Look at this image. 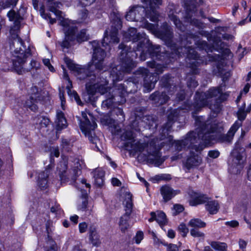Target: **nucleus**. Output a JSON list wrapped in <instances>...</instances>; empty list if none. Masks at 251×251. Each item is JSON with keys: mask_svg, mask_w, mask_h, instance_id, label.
I'll return each mask as SVG.
<instances>
[{"mask_svg": "<svg viewBox=\"0 0 251 251\" xmlns=\"http://www.w3.org/2000/svg\"><path fill=\"white\" fill-rule=\"evenodd\" d=\"M168 251H178V248L176 245L170 244L167 248Z\"/></svg>", "mask_w": 251, "mask_h": 251, "instance_id": "obj_64", "label": "nucleus"}, {"mask_svg": "<svg viewBox=\"0 0 251 251\" xmlns=\"http://www.w3.org/2000/svg\"><path fill=\"white\" fill-rule=\"evenodd\" d=\"M82 115L85 121L81 124V127L83 128V130L86 131V133L88 134L90 142L93 144H95L96 148H97L98 150H100L97 146V143L99 142V140L98 137L90 136V134H91V130L95 129L97 126V124L95 122H93L92 123H91L90 120L87 118V115L85 113L82 112Z\"/></svg>", "mask_w": 251, "mask_h": 251, "instance_id": "obj_17", "label": "nucleus"}, {"mask_svg": "<svg viewBox=\"0 0 251 251\" xmlns=\"http://www.w3.org/2000/svg\"><path fill=\"white\" fill-rule=\"evenodd\" d=\"M77 30V29L76 30ZM77 32V31H76ZM89 39V36L87 34L86 29H82L78 33L75 32V40L78 43H81L87 41Z\"/></svg>", "mask_w": 251, "mask_h": 251, "instance_id": "obj_41", "label": "nucleus"}, {"mask_svg": "<svg viewBox=\"0 0 251 251\" xmlns=\"http://www.w3.org/2000/svg\"><path fill=\"white\" fill-rule=\"evenodd\" d=\"M194 199L190 202V205L192 206L204 203L208 200V198L205 195L196 193H194Z\"/></svg>", "mask_w": 251, "mask_h": 251, "instance_id": "obj_36", "label": "nucleus"}, {"mask_svg": "<svg viewBox=\"0 0 251 251\" xmlns=\"http://www.w3.org/2000/svg\"><path fill=\"white\" fill-rule=\"evenodd\" d=\"M201 139L195 131H190L185 138L181 141L175 142L176 150L180 151L188 148L190 150V156L187 158L185 166L188 169L199 166L201 162V158L199 155L201 151L206 147L204 144L195 145Z\"/></svg>", "mask_w": 251, "mask_h": 251, "instance_id": "obj_7", "label": "nucleus"}, {"mask_svg": "<svg viewBox=\"0 0 251 251\" xmlns=\"http://www.w3.org/2000/svg\"><path fill=\"white\" fill-rule=\"evenodd\" d=\"M25 12V9L23 6H21L18 12H15L14 10L11 9L7 13L9 21L14 22V27L16 29L20 27L21 22L23 20V16Z\"/></svg>", "mask_w": 251, "mask_h": 251, "instance_id": "obj_19", "label": "nucleus"}, {"mask_svg": "<svg viewBox=\"0 0 251 251\" xmlns=\"http://www.w3.org/2000/svg\"><path fill=\"white\" fill-rule=\"evenodd\" d=\"M168 16L170 19L174 22L176 27L181 31H184L186 29V27L182 24L181 22L179 19L177 18L176 15H174V9H176V5L174 4H169L168 6Z\"/></svg>", "mask_w": 251, "mask_h": 251, "instance_id": "obj_24", "label": "nucleus"}, {"mask_svg": "<svg viewBox=\"0 0 251 251\" xmlns=\"http://www.w3.org/2000/svg\"><path fill=\"white\" fill-rule=\"evenodd\" d=\"M57 171H58V175L59 176L61 183H65L68 181L69 179H71L73 181H75L76 177L78 176V172L80 171L78 169H74L73 171V174L70 173H68L67 165L65 162H60L57 167Z\"/></svg>", "mask_w": 251, "mask_h": 251, "instance_id": "obj_15", "label": "nucleus"}, {"mask_svg": "<svg viewBox=\"0 0 251 251\" xmlns=\"http://www.w3.org/2000/svg\"><path fill=\"white\" fill-rule=\"evenodd\" d=\"M40 67V63L34 60H32L30 62V69H35L37 70Z\"/></svg>", "mask_w": 251, "mask_h": 251, "instance_id": "obj_63", "label": "nucleus"}, {"mask_svg": "<svg viewBox=\"0 0 251 251\" xmlns=\"http://www.w3.org/2000/svg\"><path fill=\"white\" fill-rule=\"evenodd\" d=\"M40 14L41 16L46 20L49 19L50 20V23L51 25L56 23V19L52 18L50 14H47L45 12L44 9H41L40 10Z\"/></svg>", "mask_w": 251, "mask_h": 251, "instance_id": "obj_46", "label": "nucleus"}, {"mask_svg": "<svg viewBox=\"0 0 251 251\" xmlns=\"http://www.w3.org/2000/svg\"><path fill=\"white\" fill-rule=\"evenodd\" d=\"M205 208L211 214H215L217 213L219 205L218 202L216 201H208L205 204Z\"/></svg>", "mask_w": 251, "mask_h": 251, "instance_id": "obj_40", "label": "nucleus"}, {"mask_svg": "<svg viewBox=\"0 0 251 251\" xmlns=\"http://www.w3.org/2000/svg\"><path fill=\"white\" fill-rule=\"evenodd\" d=\"M198 48L204 50L208 53L209 52H212L214 50V47L209 46L207 43L204 41H199L198 42ZM207 57L209 59V61H219L222 59V56L220 54H207Z\"/></svg>", "mask_w": 251, "mask_h": 251, "instance_id": "obj_22", "label": "nucleus"}, {"mask_svg": "<svg viewBox=\"0 0 251 251\" xmlns=\"http://www.w3.org/2000/svg\"><path fill=\"white\" fill-rule=\"evenodd\" d=\"M225 84H221L218 87L210 88L205 93L197 92L195 98V101L192 104H188L185 109L188 110H194L192 117L196 120L195 116L200 109L207 106L215 112H218L221 109V103L226 100L228 96V92H223L222 88L225 87Z\"/></svg>", "mask_w": 251, "mask_h": 251, "instance_id": "obj_5", "label": "nucleus"}, {"mask_svg": "<svg viewBox=\"0 0 251 251\" xmlns=\"http://www.w3.org/2000/svg\"><path fill=\"white\" fill-rule=\"evenodd\" d=\"M31 90L33 92H34V94H31L29 99L25 101L24 103L23 106L24 107L28 108L33 111H36L38 109V107L36 103H37V101L39 100V94L38 93V87L37 86H34L31 88Z\"/></svg>", "mask_w": 251, "mask_h": 251, "instance_id": "obj_20", "label": "nucleus"}, {"mask_svg": "<svg viewBox=\"0 0 251 251\" xmlns=\"http://www.w3.org/2000/svg\"><path fill=\"white\" fill-rule=\"evenodd\" d=\"M195 124L198 126L196 129L198 136L206 146L213 141L230 143L239 126L238 123L233 124L227 133L224 134L222 133L224 128L222 126L212 124L211 120L206 121L202 116L196 118Z\"/></svg>", "mask_w": 251, "mask_h": 251, "instance_id": "obj_4", "label": "nucleus"}, {"mask_svg": "<svg viewBox=\"0 0 251 251\" xmlns=\"http://www.w3.org/2000/svg\"><path fill=\"white\" fill-rule=\"evenodd\" d=\"M64 60L68 67L75 72V75L80 80H85L87 82L90 81V83H93L92 81L95 80L97 76L99 75L100 73L96 71L94 67L90 63L86 67H81L74 63L73 61L68 57H65Z\"/></svg>", "mask_w": 251, "mask_h": 251, "instance_id": "obj_9", "label": "nucleus"}, {"mask_svg": "<svg viewBox=\"0 0 251 251\" xmlns=\"http://www.w3.org/2000/svg\"><path fill=\"white\" fill-rule=\"evenodd\" d=\"M187 86L190 88H195L198 85V82L196 80L194 76H190L187 79Z\"/></svg>", "mask_w": 251, "mask_h": 251, "instance_id": "obj_47", "label": "nucleus"}, {"mask_svg": "<svg viewBox=\"0 0 251 251\" xmlns=\"http://www.w3.org/2000/svg\"><path fill=\"white\" fill-rule=\"evenodd\" d=\"M184 22L199 28H202L203 26V24L201 21L195 18L192 19V15L189 13H186L184 16Z\"/></svg>", "mask_w": 251, "mask_h": 251, "instance_id": "obj_37", "label": "nucleus"}, {"mask_svg": "<svg viewBox=\"0 0 251 251\" xmlns=\"http://www.w3.org/2000/svg\"><path fill=\"white\" fill-rule=\"evenodd\" d=\"M159 37L163 40L166 45L171 50L164 52L161 51V48L159 45H152L146 35L143 33L137 32L135 28L131 27L124 34L125 41H132V45L129 46L121 43L119 46V49L121 50L120 53L119 59L122 61V66L123 70L126 72L130 71L135 67V63L133 59L136 58L137 53L136 51H142L140 58L141 60L145 61L146 56L148 55L152 59L161 60L166 65L176 59V56L181 54H186V62L191 69L192 74L196 75L199 73V67L201 64H206V59L200 58L194 49L190 46L177 47L173 41V33L172 28L167 23L163 24L161 29L158 31Z\"/></svg>", "mask_w": 251, "mask_h": 251, "instance_id": "obj_1", "label": "nucleus"}, {"mask_svg": "<svg viewBox=\"0 0 251 251\" xmlns=\"http://www.w3.org/2000/svg\"><path fill=\"white\" fill-rule=\"evenodd\" d=\"M178 229L183 237H185L188 233L189 230L184 224H181L178 227Z\"/></svg>", "mask_w": 251, "mask_h": 251, "instance_id": "obj_49", "label": "nucleus"}, {"mask_svg": "<svg viewBox=\"0 0 251 251\" xmlns=\"http://www.w3.org/2000/svg\"><path fill=\"white\" fill-rule=\"evenodd\" d=\"M19 0H6L4 2H3L1 5L2 8L5 9L10 8L11 6H15Z\"/></svg>", "mask_w": 251, "mask_h": 251, "instance_id": "obj_48", "label": "nucleus"}, {"mask_svg": "<svg viewBox=\"0 0 251 251\" xmlns=\"http://www.w3.org/2000/svg\"><path fill=\"white\" fill-rule=\"evenodd\" d=\"M147 65L149 67L155 69L154 74L150 73L146 68H140L136 71L134 77L128 78L123 84H117L116 82L122 80L124 73H130L134 67L129 72L125 71L123 68H121L122 63L120 66L113 67L111 70L110 77L112 78L113 86L109 90V97L103 100L102 108L108 109L114 107L116 104L124 103L126 101V95L136 92L137 85L141 82L142 78L144 79V92L148 93L151 91L159 79L158 75L163 72L165 67L163 64L157 63L154 60L148 61Z\"/></svg>", "mask_w": 251, "mask_h": 251, "instance_id": "obj_2", "label": "nucleus"}, {"mask_svg": "<svg viewBox=\"0 0 251 251\" xmlns=\"http://www.w3.org/2000/svg\"><path fill=\"white\" fill-rule=\"evenodd\" d=\"M210 245L212 248L217 251H226L227 249V245L224 242L212 241Z\"/></svg>", "mask_w": 251, "mask_h": 251, "instance_id": "obj_42", "label": "nucleus"}, {"mask_svg": "<svg viewBox=\"0 0 251 251\" xmlns=\"http://www.w3.org/2000/svg\"><path fill=\"white\" fill-rule=\"evenodd\" d=\"M169 97L165 91L160 92L156 91L151 94L149 97V99L156 104V106L165 104L169 100Z\"/></svg>", "mask_w": 251, "mask_h": 251, "instance_id": "obj_21", "label": "nucleus"}, {"mask_svg": "<svg viewBox=\"0 0 251 251\" xmlns=\"http://www.w3.org/2000/svg\"><path fill=\"white\" fill-rule=\"evenodd\" d=\"M60 25L63 26L65 34V39L62 42L61 46L63 48L68 49L71 46V42L75 40V32L77 27L68 19L62 18Z\"/></svg>", "mask_w": 251, "mask_h": 251, "instance_id": "obj_12", "label": "nucleus"}, {"mask_svg": "<svg viewBox=\"0 0 251 251\" xmlns=\"http://www.w3.org/2000/svg\"><path fill=\"white\" fill-rule=\"evenodd\" d=\"M129 219L130 216L126 215H123L120 218L119 226L122 232H125L129 227V225L128 223Z\"/></svg>", "mask_w": 251, "mask_h": 251, "instance_id": "obj_39", "label": "nucleus"}, {"mask_svg": "<svg viewBox=\"0 0 251 251\" xmlns=\"http://www.w3.org/2000/svg\"><path fill=\"white\" fill-rule=\"evenodd\" d=\"M144 237L143 232L141 231H138L137 232L134 238V239L135 241L136 244L140 243L141 241L142 240Z\"/></svg>", "mask_w": 251, "mask_h": 251, "instance_id": "obj_55", "label": "nucleus"}, {"mask_svg": "<svg viewBox=\"0 0 251 251\" xmlns=\"http://www.w3.org/2000/svg\"><path fill=\"white\" fill-rule=\"evenodd\" d=\"M61 145L63 148V149L67 151H69L72 147V145L70 143V141H69L68 140H67L66 139H63L62 140V145Z\"/></svg>", "mask_w": 251, "mask_h": 251, "instance_id": "obj_51", "label": "nucleus"}, {"mask_svg": "<svg viewBox=\"0 0 251 251\" xmlns=\"http://www.w3.org/2000/svg\"><path fill=\"white\" fill-rule=\"evenodd\" d=\"M174 121L175 119L172 118V116L171 115H169L168 121L161 129V137L159 139L157 138L152 139L155 140V145L156 146V148L158 149L159 152L163 147L166 146L170 147L174 144L173 137L172 136L168 135V132L171 130Z\"/></svg>", "mask_w": 251, "mask_h": 251, "instance_id": "obj_10", "label": "nucleus"}, {"mask_svg": "<svg viewBox=\"0 0 251 251\" xmlns=\"http://www.w3.org/2000/svg\"><path fill=\"white\" fill-rule=\"evenodd\" d=\"M63 78L64 79L66 80L68 83V85L66 86V89L67 90L68 95L71 98H74L75 100L78 105H82V102L81 101V100L79 96L78 95L77 93L76 92V91L71 90V88L73 87L72 81L70 79L68 75L67 74V73L64 70L63 73Z\"/></svg>", "mask_w": 251, "mask_h": 251, "instance_id": "obj_25", "label": "nucleus"}, {"mask_svg": "<svg viewBox=\"0 0 251 251\" xmlns=\"http://www.w3.org/2000/svg\"><path fill=\"white\" fill-rule=\"evenodd\" d=\"M50 211L52 213L60 214L61 212L60 205L57 203H55L50 208Z\"/></svg>", "mask_w": 251, "mask_h": 251, "instance_id": "obj_57", "label": "nucleus"}, {"mask_svg": "<svg viewBox=\"0 0 251 251\" xmlns=\"http://www.w3.org/2000/svg\"><path fill=\"white\" fill-rule=\"evenodd\" d=\"M89 240L93 246L98 247L101 244L100 235L94 226H90L89 229Z\"/></svg>", "mask_w": 251, "mask_h": 251, "instance_id": "obj_29", "label": "nucleus"}, {"mask_svg": "<svg viewBox=\"0 0 251 251\" xmlns=\"http://www.w3.org/2000/svg\"><path fill=\"white\" fill-rule=\"evenodd\" d=\"M245 150L235 148L231 152L228 159L229 172L233 174H239L243 168V157Z\"/></svg>", "mask_w": 251, "mask_h": 251, "instance_id": "obj_11", "label": "nucleus"}, {"mask_svg": "<svg viewBox=\"0 0 251 251\" xmlns=\"http://www.w3.org/2000/svg\"><path fill=\"white\" fill-rule=\"evenodd\" d=\"M55 124L57 130H61L67 126V123L64 114L61 111H57L56 112Z\"/></svg>", "mask_w": 251, "mask_h": 251, "instance_id": "obj_32", "label": "nucleus"}, {"mask_svg": "<svg viewBox=\"0 0 251 251\" xmlns=\"http://www.w3.org/2000/svg\"><path fill=\"white\" fill-rule=\"evenodd\" d=\"M190 234L194 237H203L204 236L203 233L201 232L196 228H194L190 230Z\"/></svg>", "mask_w": 251, "mask_h": 251, "instance_id": "obj_50", "label": "nucleus"}, {"mask_svg": "<svg viewBox=\"0 0 251 251\" xmlns=\"http://www.w3.org/2000/svg\"><path fill=\"white\" fill-rule=\"evenodd\" d=\"M121 139L126 141L125 146L127 150L135 152H145L138 155L139 159L141 161H146L156 167H159L164 162L165 159L161 157V153L158 151V149L156 148L154 139H151L146 137L143 141L136 142L133 132L130 130L124 132Z\"/></svg>", "mask_w": 251, "mask_h": 251, "instance_id": "obj_3", "label": "nucleus"}, {"mask_svg": "<svg viewBox=\"0 0 251 251\" xmlns=\"http://www.w3.org/2000/svg\"><path fill=\"white\" fill-rule=\"evenodd\" d=\"M189 225L191 227L197 228L205 227L206 224L199 219H194L189 221Z\"/></svg>", "mask_w": 251, "mask_h": 251, "instance_id": "obj_45", "label": "nucleus"}, {"mask_svg": "<svg viewBox=\"0 0 251 251\" xmlns=\"http://www.w3.org/2000/svg\"><path fill=\"white\" fill-rule=\"evenodd\" d=\"M116 25L114 28H112L111 30L108 33L107 30L104 32L103 42H102V46L104 47L105 45H108V44L116 43L117 44L119 42L120 40L118 37V29L120 28L122 26V22L120 19L117 18L116 19Z\"/></svg>", "mask_w": 251, "mask_h": 251, "instance_id": "obj_14", "label": "nucleus"}, {"mask_svg": "<svg viewBox=\"0 0 251 251\" xmlns=\"http://www.w3.org/2000/svg\"><path fill=\"white\" fill-rule=\"evenodd\" d=\"M110 71H103L102 73L100 72L98 76H97L96 84L98 85L97 91L98 92L100 93L101 94H104L106 93L108 91V87L107 86L109 80L107 79L106 77L105 78H103V76H105L106 75H108L110 76ZM109 77L112 79L111 77Z\"/></svg>", "mask_w": 251, "mask_h": 251, "instance_id": "obj_18", "label": "nucleus"}, {"mask_svg": "<svg viewBox=\"0 0 251 251\" xmlns=\"http://www.w3.org/2000/svg\"><path fill=\"white\" fill-rule=\"evenodd\" d=\"M93 50V54L92 62L89 63L93 66L96 71L101 72L104 69L103 61L106 56V53L104 50L99 47V43L96 41L91 42Z\"/></svg>", "mask_w": 251, "mask_h": 251, "instance_id": "obj_13", "label": "nucleus"}, {"mask_svg": "<svg viewBox=\"0 0 251 251\" xmlns=\"http://www.w3.org/2000/svg\"><path fill=\"white\" fill-rule=\"evenodd\" d=\"M87 225L85 222H82L79 224V230L80 233H84L86 231Z\"/></svg>", "mask_w": 251, "mask_h": 251, "instance_id": "obj_61", "label": "nucleus"}, {"mask_svg": "<svg viewBox=\"0 0 251 251\" xmlns=\"http://www.w3.org/2000/svg\"><path fill=\"white\" fill-rule=\"evenodd\" d=\"M132 195L130 193H126L124 201L125 213L124 215L130 216L133 209Z\"/></svg>", "mask_w": 251, "mask_h": 251, "instance_id": "obj_30", "label": "nucleus"}, {"mask_svg": "<svg viewBox=\"0 0 251 251\" xmlns=\"http://www.w3.org/2000/svg\"><path fill=\"white\" fill-rule=\"evenodd\" d=\"M114 112L117 115L120 116L121 117H119V119L121 121H123L125 120V115L123 112V110L122 108L119 107H117L114 108Z\"/></svg>", "mask_w": 251, "mask_h": 251, "instance_id": "obj_53", "label": "nucleus"}, {"mask_svg": "<svg viewBox=\"0 0 251 251\" xmlns=\"http://www.w3.org/2000/svg\"><path fill=\"white\" fill-rule=\"evenodd\" d=\"M53 0H48V2L49 3L48 5L49 10L53 13L59 20L64 18L62 15L63 12L57 9V8H60V5H61V3L58 1L51 3Z\"/></svg>", "mask_w": 251, "mask_h": 251, "instance_id": "obj_28", "label": "nucleus"}, {"mask_svg": "<svg viewBox=\"0 0 251 251\" xmlns=\"http://www.w3.org/2000/svg\"><path fill=\"white\" fill-rule=\"evenodd\" d=\"M53 165L50 164L48 166L45 171L41 172L38 176V185L41 189H46L48 187V180L50 171L52 168Z\"/></svg>", "mask_w": 251, "mask_h": 251, "instance_id": "obj_26", "label": "nucleus"}, {"mask_svg": "<svg viewBox=\"0 0 251 251\" xmlns=\"http://www.w3.org/2000/svg\"><path fill=\"white\" fill-rule=\"evenodd\" d=\"M59 150L58 148H53L51 151V152H50V163L51 164L53 163V162L54 161V160L53 159H52V157H59Z\"/></svg>", "mask_w": 251, "mask_h": 251, "instance_id": "obj_54", "label": "nucleus"}, {"mask_svg": "<svg viewBox=\"0 0 251 251\" xmlns=\"http://www.w3.org/2000/svg\"><path fill=\"white\" fill-rule=\"evenodd\" d=\"M50 119L44 116H38L36 124L39 128L43 132L47 131L48 127L50 126Z\"/></svg>", "mask_w": 251, "mask_h": 251, "instance_id": "obj_34", "label": "nucleus"}, {"mask_svg": "<svg viewBox=\"0 0 251 251\" xmlns=\"http://www.w3.org/2000/svg\"><path fill=\"white\" fill-rule=\"evenodd\" d=\"M226 225L229 226L231 227H235L239 226V223L236 220H233L226 223Z\"/></svg>", "mask_w": 251, "mask_h": 251, "instance_id": "obj_62", "label": "nucleus"}, {"mask_svg": "<svg viewBox=\"0 0 251 251\" xmlns=\"http://www.w3.org/2000/svg\"><path fill=\"white\" fill-rule=\"evenodd\" d=\"M91 21V19L88 15V11L85 9L81 10L78 14V23L88 24Z\"/></svg>", "mask_w": 251, "mask_h": 251, "instance_id": "obj_38", "label": "nucleus"}, {"mask_svg": "<svg viewBox=\"0 0 251 251\" xmlns=\"http://www.w3.org/2000/svg\"><path fill=\"white\" fill-rule=\"evenodd\" d=\"M248 113L246 110V103L244 102L241 106H238V111L236 113V116L238 120L235 121L233 124L236 123L239 125V128L242 126V122L245 120L247 115Z\"/></svg>", "mask_w": 251, "mask_h": 251, "instance_id": "obj_33", "label": "nucleus"}, {"mask_svg": "<svg viewBox=\"0 0 251 251\" xmlns=\"http://www.w3.org/2000/svg\"><path fill=\"white\" fill-rule=\"evenodd\" d=\"M10 50L12 53V60L14 70L19 75L27 72L28 70L24 69L23 66L26 59L31 55L29 46L26 47L23 41L17 35L10 44Z\"/></svg>", "mask_w": 251, "mask_h": 251, "instance_id": "obj_8", "label": "nucleus"}, {"mask_svg": "<svg viewBox=\"0 0 251 251\" xmlns=\"http://www.w3.org/2000/svg\"><path fill=\"white\" fill-rule=\"evenodd\" d=\"M208 156L213 158H217L220 155V152L217 150H212L208 152Z\"/></svg>", "mask_w": 251, "mask_h": 251, "instance_id": "obj_59", "label": "nucleus"}, {"mask_svg": "<svg viewBox=\"0 0 251 251\" xmlns=\"http://www.w3.org/2000/svg\"><path fill=\"white\" fill-rule=\"evenodd\" d=\"M104 176V173L102 171H96L94 173V179L100 178H103Z\"/></svg>", "mask_w": 251, "mask_h": 251, "instance_id": "obj_60", "label": "nucleus"}, {"mask_svg": "<svg viewBox=\"0 0 251 251\" xmlns=\"http://www.w3.org/2000/svg\"><path fill=\"white\" fill-rule=\"evenodd\" d=\"M150 129L153 131L157 127V124L155 118L153 116L148 115L143 117V119L140 122L135 120L131 125V128L135 131H140L142 126H145V124Z\"/></svg>", "mask_w": 251, "mask_h": 251, "instance_id": "obj_16", "label": "nucleus"}, {"mask_svg": "<svg viewBox=\"0 0 251 251\" xmlns=\"http://www.w3.org/2000/svg\"><path fill=\"white\" fill-rule=\"evenodd\" d=\"M82 201L81 204H79L78 205V209L79 210H81L82 211H87L88 210V201L87 200V192L85 190H82Z\"/></svg>", "mask_w": 251, "mask_h": 251, "instance_id": "obj_43", "label": "nucleus"}, {"mask_svg": "<svg viewBox=\"0 0 251 251\" xmlns=\"http://www.w3.org/2000/svg\"><path fill=\"white\" fill-rule=\"evenodd\" d=\"M144 6L136 5L133 6L125 16L126 20L144 22L146 24L147 28H151L152 25L149 23L146 18L152 22H157L158 13L156 9L162 4V0H142Z\"/></svg>", "mask_w": 251, "mask_h": 251, "instance_id": "obj_6", "label": "nucleus"}, {"mask_svg": "<svg viewBox=\"0 0 251 251\" xmlns=\"http://www.w3.org/2000/svg\"><path fill=\"white\" fill-rule=\"evenodd\" d=\"M177 88L179 89V92H178L176 94V99L177 100H183L185 99V93L184 92V90L183 89H181L180 87H177ZM176 90H177L178 89H176Z\"/></svg>", "mask_w": 251, "mask_h": 251, "instance_id": "obj_56", "label": "nucleus"}, {"mask_svg": "<svg viewBox=\"0 0 251 251\" xmlns=\"http://www.w3.org/2000/svg\"><path fill=\"white\" fill-rule=\"evenodd\" d=\"M184 210V207L182 205L178 204H176L173 207V214L176 215L179 213L182 212Z\"/></svg>", "mask_w": 251, "mask_h": 251, "instance_id": "obj_52", "label": "nucleus"}, {"mask_svg": "<svg viewBox=\"0 0 251 251\" xmlns=\"http://www.w3.org/2000/svg\"><path fill=\"white\" fill-rule=\"evenodd\" d=\"M160 193L165 202L170 201L175 196L180 193L178 190H174L169 185H164L161 187Z\"/></svg>", "mask_w": 251, "mask_h": 251, "instance_id": "obj_23", "label": "nucleus"}, {"mask_svg": "<svg viewBox=\"0 0 251 251\" xmlns=\"http://www.w3.org/2000/svg\"><path fill=\"white\" fill-rule=\"evenodd\" d=\"M213 73L214 75L221 77L224 82L227 81L230 76V72L228 71L225 72V70L223 67L219 65H218L216 69L213 70Z\"/></svg>", "mask_w": 251, "mask_h": 251, "instance_id": "obj_35", "label": "nucleus"}, {"mask_svg": "<svg viewBox=\"0 0 251 251\" xmlns=\"http://www.w3.org/2000/svg\"><path fill=\"white\" fill-rule=\"evenodd\" d=\"M96 80L93 81V83H90L88 81L86 84V88L88 94V98H85V101L87 102H91L92 98L93 97L94 95L96 92H98L97 88L98 85L96 84Z\"/></svg>", "mask_w": 251, "mask_h": 251, "instance_id": "obj_31", "label": "nucleus"}, {"mask_svg": "<svg viewBox=\"0 0 251 251\" xmlns=\"http://www.w3.org/2000/svg\"><path fill=\"white\" fill-rule=\"evenodd\" d=\"M43 62L44 64L48 68L50 71L52 72L54 71V69L53 67L51 65L49 59H43Z\"/></svg>", "mask_w": 251, "mask_h": 251, "instance_id": "obj_58", "label": "nucleus"}, {"mask_svg": "<svg viewBox=\"0 0 251 251\" xmlns=\"http://www.w3.org/2000/svg\"><path fill=\"white\" fill-rule=\"evenodd\" d=\"M172 81V78L169 74H166L161 78L160 82L162 87L168 89V92L172 95V92L174 91V89H177V86L172 85L171 82Z\"/></svg>", "mask_w": 251, "mask_h": 251, "instance_id": "obj_27", "label": "nucleus"}, {"mask_svg": "<svg viewBox=\"0 0 251 251\" xmlns=\"http://www.w3.org/2000/svg\"><path fill=\"white\" fill-rule=\"evenodd\" d=\"M156 216L155 221L162 228V226L167 223V220L165 213L162 211H158L157 214H156Z\"/></svg>", "mask_w": 251, "mask_h": 251, "instance_id": "obj_44", "label": "nucleus"}]
</instances>
